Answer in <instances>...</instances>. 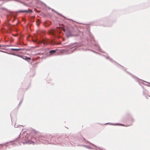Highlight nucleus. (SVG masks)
I'll use <instances>...</instances> for the list:
<instances>
[{
  "mask_svg": "<svg viewBox=\"0 0 150 150\" xmlns=\"http://www.w3.org/2000/svg\"><path fill=\"white\" fill-rule=\"evenodd\" d=\"M40 21L39 20H38L36 21V25L38 26L40 24Z\"/></svg>",
  "mask_w": 150,
  "mask_h": 150,
  "instance_id": "obj_3",
  "label": "nucleus"
},
{
  "mask_svg": "<svg viewBox=\"0 0 150 150\" xmlns=\"http://www.w3.org/2000/svg\"><path fill=\"white\" fill-rule=\"evenodd\" d=\"M12 50L13 51H18L20 50V49H12Z\"/></svg>",
  "mask_w": 150,
  "mask_h": 150,
  "instance_id": "obj_6",
  "label": "nucleus"
},
{
  "mask_svg": "<svg viewBox=\"0 0 150 150\" xmlns=\"http://www.w3.org/2000/svg\"><path fill=\"white\" fill-rule=\"evenodd\" d=\"M19 12L21 13L29 12V11H28V10L20 11Z\"/></svg>",
  "mask_w": 150,
  "mask_h": 150,
  "instance_id": "obj_4",
  "label": "nucleus"
},
{
  "mask_svg": "<svg viewBox=\"0 0 150 150\" xmlns=\"http://www.w3.org/2000/svg\"><path fill=\"white\" fill-rule=\"evenodd\" d=\"M24 59L25 60H30L31 59V58L29 57H26L25 58H24Z\"/></svg>",
  "mask_w": 150,
  "mask_h": 150,
  "instance_id": "obj_5",
  "label": "nucleus"
},
{
  "mask_svg": "<svg viewBox=\"0 0 150 150\" xmlns=\"http://www.w3.org/2000/svg\"><path fill=\"white\" fill-rule=\"evenodd\" d=\"M56 52V50H52L50 51L49 52L51 54H54Z\"/></svg>",
  "mask_w": 150,
  "mask_h": 150,
  "instance_id": "obj_2",
  "label": "nucleus"
},
{
  "mask_svg": "<svg viewBox=\"0 0 150 150\" xmlns=\"http://www.w3.org/2000/svg\"><path fill=\"white\" fill-rule=\"evenodd\" d=\"M37 42L38 44H40L42 43H43L44 45H47V40H44L42 41H37Z\"/></svg>",
  "mask_w": 150,
  "mask_h": 150,
  "instance_id": "obj_1",
  "label": "nucleus"
}]
</instances>
